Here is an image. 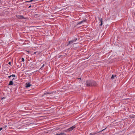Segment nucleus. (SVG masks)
<instances>
[{
    "mask_svg": "<svg viewBox=\"0 0 135 135\" xmlns=\"http://www.w3.org/2000/svg\"><path fill=\"white\" fill-rule=\"evenodd\" d=\"M86 84L87 86H96V83L94 81L92 80H87L86 81Z\"/></svg>",
    "mask_w": 135,
    "mask_h": 135,
    "instance_id": "nucleus-1",
    "label": "nucleus"
},
{
    "mask_svg": "<svg viewBox=\"0 0 135 135\" xmlns=\"http://www.w3.org/2000/svg\"><path fill=\"white\" fill-rule=\"evenodd\" d=\"M75 128V126H74L64 131V132H67L68 131H72L74 128Z\"/></svg>",
    "mask_w": 135,
    "mask_h": 135,
    "instance_id": "nucleus-2",
    "label": "nucleus"
},
{
    "mask_svg": "<svg viewBox=\"0 0 135 135\" xmlns=\"http://www.w3.org/2000/svg\"><path fill=\"white\" fill-rule=\"evenodd\" d=\"M77 38H76L73 40H72L71 41H70L69 42V43L67 45H68L70 44H71L73 42H75V41H76L77 40Z\"/></svg>",
    "mask_w": 135,
    "mask_h": 135,
    "instance_id": "nucleus-3",
    "label": "nucleus"
},
{
    "mask_svg": "<svg viewBox=\"0 0 135 135\" xmlns=\"http://www.w3.org/2000/svg\"><path fill=\"white\" fill-rule=\"evenodd\" d=\"M16 17L17 18L20 19H25V17L21 15H18Z\"/></svg>",
    "mask_w": 135,
    "mask_h": 135,
    "instance_id": "nucleus-4",
    "label": "nucleus"
},
{
    "mask_svg": "<svg viewBox=\"0 0 135 135\" xmlns=\"http://www.w3.org/2000/svg\"><path fill=\"white\" fill-rule=\"evenodd\" d=\"M15 79V78H13L12 79V80H11L10 81L9 84V85H13V83L12 81V80H13L14 79Z\"/></svg>",
    "mask_w": 135,
    "mask_h": 135,
    "instance_id": "nucleus-5",
    "label": "nucleus"
},
{
    "mask_svg": "<svg viewBox=\"0 0 135 135\" xmlns=\"http://www.w3.org/2000/svg\"><path fill=\"white\" fill-rule=\"evenodd\" d=\"M31 85L29 83H26V87L28 88L30 87Z\"/></svg>",
    "mask_w": 135,
    "mask_h": 135,
    "instance_id": "nucleus-6",
    "label": "nucleus"
},
{
    "mask_svg": "<svg viewBox=\"0 0 135 135\" xmlns=\"http://www.w3.org/2000/svg\"><path fill=\"white\" fill-rule=\"evenodd\" d=\"M56 135H66V134L64 132H61L60 133H57Z\"/></svg>",
    "mask_w": 135,
    "mask_h": 135,
    "instance_id": "nucleus-7",
    "label": "nucleus"
},
{
    "mask_svg": "<svg viewBox=\"0 0 135 135\" xmlns=\"http://www.w3.org/2000/svg\"><path fill=\"white\" fill-rule=\"evenodd\" d=\"M99 20V21L101 22H103L102 19L98 17Z\"/></svg>",
    "mask_w": 135,
    "mask_h": 135,
    "instance_id": "nucleus-8",
    "label": "nucleus"
},
{
    "mask_svg": "<svg viewBox=\"0 0 135 135\" xmlns=\"http://www.w3.org/2000/svg\"><path fill=\"white\" fill-rule=\"evenodd\" d=\"M15 75L14 74H12V75H10L8 76V78H11V77H15Z\"/></svg>",
    "mask_w": 135,
    "mask_h": 135,
    "instance_id": "nucleus-9",
    "label": "nucleus"
},
{
    "mask_svg": "<svg viewBox=\"0 0 135 135\" xmlns=\"http://www.w3.org/2000/svg\"><path fill=\"white\" fill-rule=\"evenodd\" d=\"M45 66V65L44 64H43L42 65V66H41V68H40V70H42L43 69V68L44 67V66Z\"/></svg>",
    "mask_w": 135,
    "mask_h": 135,
    "instance_id": "nucleus-10",
    "label": "nucleus"
},
{
    "mask_svg": "<svg viewBox=\"0 0 135 135\" xmlns=\"http://www.w3.org/2000/svg\"><path fill=\"white\" fill-rule=\"evenodd\" d=\"M116 75H112V77H111V79H114V78L115 77H116Z\"/></svg>",
    "mask_w": 135,
    "mask_h": 135,
    "instance_id": "nucleus-11",
    "label": "nucleus"
},
{
    "mask_svg": "<svg viewBox=\"0 0 135 135\" xmlns=\"http://www.w3.org/2000/svg\"><path fill=\"white\" fill-rule=\"evenodd\" d=\"M97 133H90V135H94Z\"/></svg>",
    "mask_w": 135,
    "mask_h": 135,
    "instance_id": "nucleus-12",
    "label": "nucleus"
},
{
    "mask_svg": "<svg viewBox=\"0 0 135 135\" xmlns=\"http://www.w3.org/2000/svg\"><path fill=\"white\" fill-rule=\"evenodd\" d=\"M49 94V93H48V92H46V93H44V95H46L48 94Z\"/></svg>",
    "mask_w": 135,
    "mask_h": 135,
    "instance_id": "nucleus-13",
    "label": "nucleus"
},
{
    "mask_svg": "<svg viewBox=\"0 0 135 135\" xmlns=\"http://www.w3.org/2000/svg\"><path fill=\"white\" fill-rule=\"evenodd\" d=\"M21 60H22V62H23L24 61H25V59H24V58H21Z\"/></svg>",
    "mask_w": 135,
    "mask_h": 135,
    "instance_id": "nucleus-14",
    "label": "nucleus"
},
{
    "mask_svg": "<svg viewBox=\"0 0 135 135\" xmlns=\"http://www.w3.org/2000/svg\"><path fill=\"white\" fill-rule=\"evenodd\" d=\"M33 1H36V0H31V1H27V2H32Z\"/></svg>",
    "mask_w": 135,
    "mask_h": 135,
    "instance_id": "nucleus-15",
    "label": "nucleus"
},
{
    "mask_svg": "<svg viewBox=\"0 0 135 135\" xmlns=\"http://www.w3.org/2000/svg\"><path fill=\"white\" fill-rule=\"evenodd\" d=\"M107 128V127H106L105 129H103L102 130H101V131H99V132H100L102 131H103L105 129H106Z\"/></svg>",
    "mask_w": 135,
    "mask_h": 135,
    "instance_id": "nucleus-16",
    "label": "nucleus"
},
{
    "mask_svg": "<svg viewBox=\"0 0 135 135\" xmlns=\"http://www.w3.org/2000/svg\"><path fill=\"white\" fill-rule=\"evenodd\" d=\"M83 22H85V21H81L80 22H79V23H83Z\"/></svg>",
    "mask_w": 135,
    "mask_h": 135,
    "instance_id": "nucleus-17",
    "label": "nucleus"
},
{
    "mask_svg": "<svg viewBox=\"0 0 135 135\" xmlns=\"http://www.w3.org/2000/svg\"><path fill=\"white\" fill-rule=\"evenodd\" d=\"M103 24V22H101V23L100 24V26H101Z\"/></svg>",
    "mask_w": 135,
    "mask_h": 135,
    "instance_id": "nucleus-18",
    "label": "nucleus"
},
{
    "mask_svg": "<svg viewBox=\"0 0 135 135\" xmlns=\"http://www.w3.org/2000/svg\"><path fill=\"white\" fill-rule=\"evenodd\" d=\"M2 129V128H0V131H1Z\"/></svg>",
    "mask_w": 135,
    "mask_h": 135,
    "instance_id": "nucleus-19",
    "label": "nucleus"
},
{
    "mask_svg": "<svg viewBox=\"0 0 135 135\" xmlns=\"http://www.w3.org/2000/svg\"><path fill=\"white\" fill-rule=\"evenodd\" d=\"M31 7V6H29L28 7V8H30Z\"/></svg>",
    "mask_w": 135,
    "mask_h": 135,
    "instance_id": "nucleus-20",
    "label": "nucleus"
},
{
    "mask_svg": "<svg viewBox=\"0 0 135 135\" xmlns=\"http://www.w3.org/2000/svg\"><path fill=\"white\" fill-rule=\"evenodd\" d=\"M8 64H11V62H8Z\"/></svg>",
    "mask_w": 135,
    "mask_h": 135,
    "instance_id": "nucleus-21",
    "label": "nucleus"
},
{
    "mask_svg": "<svg viewBox=\"0 0 135 135\" xmlns=\"http://www.w3.org/2000/svg\"><path fill=\"white\" fill-rule=\"evenodd\" d=\"M4 98H2V99H4Z\"/></svg>",
    "mask_w": 135,
    "mask_h": 135,
    "instance_id": "nucleus-22",
    "label": "nucleus"
}]
</instances>
